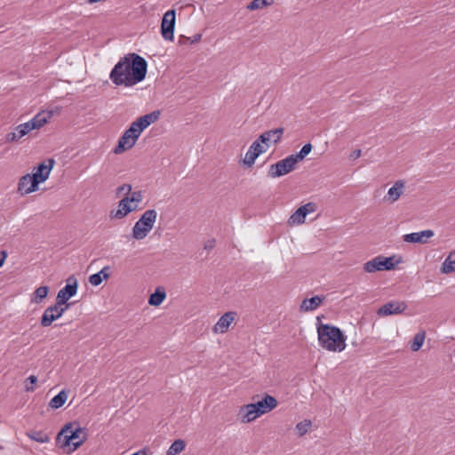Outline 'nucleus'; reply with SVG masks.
Instances as JSON below:
<instances>
[{"mask_svg": "<svg viewBox=\"0 0 455 455\" xmlns=\"http://www.w3.org/2000/svg\"><path fill=\"white\" fill-rule=\"evenodd\" d=\"M361 156H362V151H361V149H355V150H354V151L350 154V158H351V159L355 160V159L359 158Z\"/></svg>", "mask_w": 455, "mask_h": 455, "instance_id": "nucleus-45", "label": "nucleus"}, {"mask_svg": "<svg viewBox=\"0 0 455 455\" xmlns=\"http://www.w3.org/2000/svg\"><path fill=\"white\" fill-rule=\"evenodd\" d=\"M159 110H155L142 116H140L138 119L132 122L130 127L124 132L128 133L133 140L137 141L143 131L147 129L150 124L156 123L159 119Z\"/></svg>", "mask_w": 455, "mask_h": 455, "instance_id": "nucleus-5", "label": "nucleus"}, {"mask_svg": "<svg viewBox=\"0 0 455 455\" xmlns=\"http://www.w3.org/2000/svg\"><path fill=\"white\" fill-rule=\"evenodd\" d=\"M432 236H434V231L427 229L420 232L406 234L403 235V241L411 243H425Z\"/></svg>", "mask_w": 455, "mask_h": 455, "instance_id": "nucleus-18", "label": "nucleus"}, {"mask_svg": "<svg viewBox=\"0 0 455 455\" xmlns=\"http://www.w3.org/2000/svg\"><path fill=\"white\" fill-rule=\"evenodd\" d=\"M425 338H426L425 331L418 332L414 336V338L411 343V349L414 352L419 351L424 343Z\"/></svg>", "mask_w": 455, "mask_h": 455, "instance_id": "nucleus-33", "label": "nucleus"}, {"mask_svg": "<svg viewBox=\"0 0 455 455\" xmlns=\"http://www.w3.org/2000/svg\"><path fill=\"white\" fill-rule=\"evenodd\" d=\"M215 245V240L214 239H211V240H208L205 243H204V249L205 250H212Z\"/></svg>", "mask_w": 455, "mask_h": 455, "instance_id": "nucleus-46", "label": "nucleus"}, {"mask_svg": "<svg viewBox=\"0 0 455 455\" xmlns=\"http://www.w3.org/2000/svg\"><path fill=\"white\" fill-rule=\"evenodd\" d=\"M18 140H19V138H18L15 131L12 132H9L5 135L6 142H14V141H18Z\"/></svg>", "mask_w": 455, "mask_h": 455, "instance_id": "nucleus-42", "label": "nucleus"}, {"mask_svg": "<svg viewBox=\"0 0 455 455\" xmlns=\"http://www.w3.org/2000/svg\"><path fill=\"white\" fill-rule=\"evenodd\" d=\"M109 269L110 267L108 266L104 267L100 271L98 272L102 277L103 280H106L109 277Z\"/></svg>", "mask_w": 455, "mask_h": 455, "instance_id": "nucleus-43", "label": "nucleus"}, {"mask_svg": "<svg viewBox=\"0 0 455 455\" xmlns=\"http://www.w3.org/2000/svg\"><path fill=\"white\" fill-rule=\"evenodd\" d=\"M166 298V293L164 289L156 288L154 293H152L148 299V304L151 306H159L163 303Z\"/></svg>", "mask_w": 455, "mask_h": 455, "instance_id": "nucleus-28", "label": "nucleus"}, {"mask_svg": "<svg viewBox=\"0 0 455 455\" xmlns=\"http://www.w3.org/2000/svg\"><path fill=\"white\" fill-rule=\"evenodd\" d=\"M236 314L233 311L225 313L220 317L218 322L213 326V331L215 333H225L228 331L230 324L235 320Z\"/></svg>", "mask_w": 455, "mask_h": 455, "instance_id": "nucleus-19", "label": "nucleus"}, {"mask_svg": "<svg viewBox=\"0 0 455 455\" xmlns=\"http://www.w3.org/2000/svg\"><path fill=\"white\" fill-rule=\"evenodd\" d=\"M238 416L243 423H249L259 417V413H258L253 403H249L241 407Z\"/></svg>", "mask_w": 455, "mask_h": 455, "instance_id": "nucleus-20", "label": "nucleus"}, {"mask_svg": "<svg viewBox=\"0 0 455 455\" xmlns=\"http://www.w3.org/2000/svg\"><path fill=\"white\" fill-rule=\"evenodd\" d=\"M15 132L19 140L25 136L17 127L15 128Z\"/></svg>", "mask_w": 455, "mask_h": 455, "instance_id": "nucleus-49", "label": "nucleus"}, {"mask_svg": "<svg viewBox=\"0 0 455 455\" xmlns=\"http://www.w3.org/2000/svg\"><path fill=\"white\" fill-rule=\"evenodd\" d=\"M238 416L243 423H249L259 417V413H258L253 403H249L241 407Z\"/></svg>", "mask_w": 455, "mask_h": 455, "instance_id": "nucleus-21", "label": "nucleus"}, {"mask_svg": "<svg viewBox=\"0 0 455 455\" xmlns=\"http://www.w3.org/2000/svg\"><path fill=\"white\" fill-rule=\"evenodd\" d=\"M268 148V144L262 143L259 140V137L252 142L247 150L245 156L243 158V164L248 167H251L254 164L255 160L258 158L259 155L265 153Z\"/></svg>", "mask_w": 455, "mask_h": 455, "instance_id": "nucleus-11", "label": "nucleus"}, {"mask_svg": "<svg viewBox=\"0 0 455 455\" xmlns=\"http://www.w3.org/2000/svg\"><path fill=\"white\" fill-rule=\"evenodd\" d=\"M406 307L407 306L404 302L392 300L379 307L377 314L380 316L397 315L403 313Z\"/></svg>", "mask_w": 455, "mask_h": 455, "instance_id": "nucleus-14", "label": "nucleus"}, {"mask_svg": "<svg viewBox=\"0 0 455 455\" xmlns=\"http://www.w3.org/2000/svg\"><path fill=\"white\" fill-rule=\"evenodd\" d=\"M185 441L182 439H178L171 444L167 450L166 455H178L185 449Z\"/></svg>", "mask_w": 455, "mask_h": 455, "instance_id": "nucleus-32", "label": "nucleus"}, {"mask_svg": "<svg viewBox=\"0 0 455 455\" xmlns=\"http://www.w3.org/2000/svg\"><path fill=\"white\" fill-rule=\"evenodd\" d=\"M49 293V287L48 286H40L36 289V291L33 292L32 298H31V303L39 304L43 301L44 299L47 297Z\"/></svg>", "mask_w": 455, "mask_h": 455, "instance_id": "nucleus-29", "label": "nucleus"}, {"mask_svg": "<svg viewBox=\"0 0 455 455\" xmlns=\"http://www.w3.org/2000/svg\"><path fill=\"white\" fill-rule=\"evenodd\" d=\"M175 17V10H169L163 16L161 34L164 40L173 41L174 39Z\"/></svg>", "mask_w": 455, "mask_h": 455, "instance_id": "nucleus-9", "label": "nucleus"}, {"mask_svg": "<svg viewBox=\"0 0 455 455\" xmlns=\"http://www.w3.org/2000/svg\"><path fill=\"white\" fill-rule=\"evenodd\" d=\"M86 439V428L79 427L77 423L65 425L57 436V441L61 443V446H72V451L80 447Z\"/></svg>", "mask_w": 455, "mask_h": 455, "instance_id": "nucleus-3", "label": "nucleus"}, {"mask_svg": "<svg viewBox=\"0 0 455 455\" xmlns=\"http://www.w3.org/2000/svg\"><path fill=\"white\" fill-rule=\"evenodd\" d=\"M26 381H27V382H28V383L30 384V386H28V384L26 385V391H28V392H31V391H33V390H34V387H33V385H35V384L36 383V381H37V378H36V376H35V375H30V376L27 379V380H26Z\"/></svg>", "mask_w": 455, "mask_h": 455, "instance_id": "nucleus-41", "label": "nucleus"}, {"mask_svg": "<svg viewBox=\"0 0 455 455\" xmlns=\"http://www.w3.org/2000/svg\"><path fill=\"white\" fill-rule=\"evenodd\" d=\"M17 128L24 134V135H27L29 132H31L33 129V127H31V124L28 122H26V123H23V124H20L17 126Z\"/></svg>", "mask_w": 455, "mask_h": 455, "instance_id": "nucleus-40", "label": "nucleus"}, {"mask_svg": "<svg viewBox=\"0 0 455 455\" xmlns=\"http://www.w3.org/2000/svg\"><path fill=\"white\" fill-rule=\"evenodd\" d=\"M109 269L110 267L108 266L104 267L100 271L98 272L102 277L103 280H106L109 277Z\"/></svg>", "mask_w": 455, "mask_h": 455, "instance_id": "nucleus-44", "label": "nucleus"}, {"mask_svg": "<svg viewBox=\"0 0 455 455\" xmlns=\"http://www.w3.org/2000/svg\"><path fill=\"white\" fill-rule=\"evenodd\" d=\"M297 164L296 159L292 155L288 156L284 159L271 164L268 171V175L272 178H277L290 173L295 169Z\"/></svg>", "mask_w": 455, "mask_h": 455, "instance_id": "nucleus-7", "label": "nucleus"}, {"mask_svg": "<svg viewBox=\"0 0 455 455\" xmlns=\"http://www.w3.org/2000/svg\"><path fill=\"white\" fill-rule=\"evenodd\" d=\"M312 150V145L310 143L305 144L299 152L292 154V156L296 159L297 163L303 160Z\"/></svg>", "mask_w": 455, "mask_h": 455, "instance_id": "nucleus-34", "label": "nucleus"}, {"mask_svg": "<svg viewBox=\"0 0 455 455\" xmlns=\"http://www.w3.org/2000/svg\"><path fill=\"white\" fill-rule=\"evenodd\" d=\"M52 116V111H42L37 113L32 119L29 120L33 129H39L44 126Z\"/></svg>", "mask_w": 455, "mask_h": 455, "instance_id": "nucleus-26", "label": "nucleus"}, {"mask_svg": "<svg viewBox=\"0 0 455 455\" xmlns=\"http://www.w3.org/2000/svg\"><path fill=\"white\" fill-rule=\"evenodd\" d=\"M274 0H252L247 6L249 10H258L273 4Z\"/></svg>", "mask_w": 455, "mask_h": 455, "instance_id": "nucleus-35", "label": "nucleus"}, {"mask_svg": "<svg viewBox=\"0 0 455 455\" xmlns=\"http://www.w3.org/2000/svg\"><path fill=\"white\" fill-rule=\"evenodd\" d=\"M137 209V204H132L129 200L128 196H124L118 203L117 210L111 212V216L116 219H123L130 212Z\"/></svg>", "mask_w": 455, "mask_h": 455, "instance_id": "nucleus-17", "label": "nucleus"}, {"mask_svg": "<svg viewBox=\"0 0 455 455\" xmlns=\"http://www.w3.org/2000/svg\"><path fill=\"white\" fill-rule=\"evenodd\" d=\"M26 435L29 439L39 443H47L50 441L49 435L44 431L31 430L27 432Z\"/></svg>", "mask_w": 455, "mask_h": 455, "instance_id": "nucleus-27", "label": "nucleus"}, {"mask_svg": "<svg viewBox=\"0 0 455 455\" xmlns=\"http://www.w3.org/2000/svg\"><path fill=\"white\" fill-rule=\"evenodd\" d=\"M38 189V184L30 173L21 176L18 181L17 193L26 196Z\"/></svg>", "mask_w": 455, "mask_h": 455, "instance_id": "nucleus-13", "label": "nucleus"}, {"mask_svg": "<svg viewBox=\"0 0 455 455\" xmlns=\"http://www.w3.org/2000/svg\"><path fill=\"white\" fill-rule=\"evenodd\" d=\"M315 209L316 207L314 203H307L300 206L290 216L288 224L290 226L303 224L307 215L314 212Z\"/></svg>", "mask_w": 455, "mask_h": 455, "instance_id": "nucleus-12", "label": "nucleus"}, {"mask_svg": "<svg viewBox=\"0 0 455 455\" xmlns=\"http://www.w3.org/2000/svg\"><path fill=\"white\" fill-rule=\"evenodd\" d=\"M62 305L57 303L48 307L43 313L41 317V325L44 327L50 326L55 320L60 318L65 311L68 308V305L61 307Z\"/></svg>", "mask_w": 455, "mask_h": 455, "instance_id": "nucleus-10", "label": "nucleus"}, {"mask_svg": "<svg viewBox=\"0 0 455 455\" xmlns=\"http://www.w3.org/2000/svg\"><path fill=\"white\" fill-rule=\"evenodd\" d=\"M442 273L450 274L455 271V253L451 252L444 259L441 268Z\"/></svg>", "mask_w": 455, "mask_h": 455, "instance_id": "nucleus-31", "label": "nucleus"}, {"mask_svg": "<svg viewBox=\"0 0 455 455\" xmlns=\"http://www.w3.org/2000/svg\"><path fill=\"white\" fill-rule=\"evenodd\" d=\"M259 416L267 413L277 406L276 399L269 395H266L260 401L253 403Z\"/></svg>", "mask_w": 455, "mask_h": 455, "instance_id": "nucleus-16", "label": "nucleus"}, {"mask_svg": "<svg viewBox=\"0 0 455 455\" xmlns=\"http://www.w3.org/2000/svg\"><path fill=\"white\" fill-rule=\"evenodd\" d=\"M156 218L157 212L156 210H147L135 222L132 228V237L136 240L144 239L152 230Z\"/></svg>", "mask_w": 455, "mask_h": 455, "instance_id": "nucleus-4", "label": "nucleus"}, {"mask_svg": "<svg viewBox=\"0 0 455 455\" xmlns=\"http://www.w3.org/2000/svg\"><path fill=\"white\" fill-rule=\"evenodd\" d=\"M319 345L325 350L341 352L346 348L347 337L339 327L322 324L317 328Z\"/></svg>", "mask_w": 455, "mask_h": 455, "instance_id": "nucleus-2", "label": "nucleus"}, {"mask_svg": "<svg viewBox=\"0 0 455 455\" xmlns=\"http://www.w3.org/2000/svg\"><path fill=\"white\" fill-rule=\"evenodd\" d=\"M54 164L53 159H48L47 164L45 162L41 163L36 167V172L31 174L34 177V180H36L38 185L44 182L49 178Z\"/></svg>", "mask_w": 455, "mask_h": 455, "instance_id": "nucleus-15", "label": "nucleus"}, {"mask_svg": "<svg viewBox=\"0 0 455 455\" xmlns=\"http://www.w3.org/2000/svg\"><path fill=\"white\" fill-rule=\"evenodd\" d=\"M78 281L77 278L71 275L67 279L66 285L58 291L56 302L58 305H68V300L75 296L77 292Z\"/></svg>", "mask_w": 455, "mask_h": 455, "instance_id": "nucleus-8", "label": "nucleus"}, {"mask_svg": "<svg viewBox=\"0 0 455 455\" xmlns=\"http://www.w3.org/2000/svg\"><path fill=\"white\" fill-rule=\"evenodd\" d=\"M201 37H202V36H201L200 34H196V35H195V36H193V40H192V42H193V43H195V42H198V41H200V40H201Z\"/></svg>", "mask_w": 455, "mask_h": 455, "instance_id": "nucleus-48", "label": "nucleus"}, {"mask_svg": "<svg viewBox=\"0 0 455 455\" xmlns=\"http://www.w3.org/2000/svg\"><path fill=\"white\" fill-rule=\"evenodd\" d=\"M135 144L136 141L133 140L131 136L124 132L119 138L117 145L115 147L113 152L116 155L122 154L123 152L131 149Z\"/></svg>", "mask_w": 455, "mask_h": 455, "instance_id": "nucleus-22", "label": "nucleus"}, {"mask_svg": "<svg viewBox=\"0 0 455 455\" xmlns=\"http://www.w3.org/2000/svg\"><path fill=\"white\" fill-rule=\"evenodd\" d=\"M68 399V394L65 390H61L58 395L53 396L49 403V405L52 409H59L61 407Z\"/></svg>", "mask_w": 455, "mask_h": 455, "instance_id": "nucleus-30", "label": "nucleus"}, {"mask_svg": "<svg viewBox=\"0 0 455 455\" xmlns=\"http://www.w3.org/2000/svg\"><path fill=\"white\" fill-rule=\"evenodd\" d=\"M147 69L146 60L136 53H131L115 65L109 77L116 86L131 87L145 79Z\"/></svg>", "mask_w": 455, "mask_h": 455, "instance_id": "nucleus-1", "label": "nucleus"}, {"mask_svg": "<svg viewBox=\"0 0 455 455\" xmlns=\"http://www.w3.org/2000/svg\"><path fill=\"white\" fill-rule=\"evenodd\" d=\"M311 425L312 422L309 419H304L303 421L299 422L296 425V429L298 431L299 435L303 436L304 435H306L308 432Z\"/></svg>", "mask_w": 455, "mask_h": 455, "instance_id": "nucleus-36", "label": "nucleus"}, {"mask_svg": "<svg viewBox=\"0 0 455 455\" xmlns=\"http://www.w3.org/2000/svg\"><path fill=\"white\" fill-rule=\"evenodd\" d=\"M405 182L403 180H397L394 186L388 189L385 199L390 203L396 202L403 194Z\"/></svg>", "mask_w": 455, "mask_h": 455, "instance_id": "nucleus-23", "label": "nucleus"}, {"mask_svg": "<svg viewBox=\"0 0 455 455\" xmlns=\"http://www.w3.org/2000/svg\"><path fill=\"white\" fill-rule=\"evenodd\" d=\"M143 199V196H142V193L141 191L140 190H137V191H133L128 195V200L132 204H140Z\"/></svg>", "mask_w": 455, "mask_h": 455, "instance_id": "nucleus-37", "label": "nucleus"}, {"mask_svg": "<svg viewBox=\"0 0 455 455\" xmlns=\"http://www.w3.org/2000/svg\"><path fill=\"white\" fill-rule=\"evenodd\" d=\"M283 134V128L279 127L274 130L267 131L259 135V140L262 143H277L282 139Z\"/></svg>", "mask_w": 455, "mask_h": 455, "instance_id": "nucleus-24", "label": "nucleus"}, {"mask_svg": "<svg viewBox=\"0 0 455 455\" xmlns=\"http://www.w3.org/2000/svg\"><path fill=\"white\" fill-rule=\"evenodd\" d=\"M325 299V296H314L310 299H305L299 306L300 311L309 312L315 310Z\"/></svg>", "mask_w": 455, "mask_h": 455, "instance_id": "nucleus-25", "label": "nucleus"}, {"mask_svg": "<svg viewBox=\"0 0 455 455\" xmlns=\"http://www.w3.org/2000/svg\"><path fill=\"white\" fill-rule=\"evenodd\" d=\"M394 259L395 256L385 257L382 255H379L373 258L372 259L365 262L363 264V268L365 273H375L377 271L392 270L395 268V264L400 262V260L395 262Z\"/></svg>", "mask_w": 455, "mask_h": 455, "instance_id": "nucleus-6", "label": "nucleus"}, {"mask_svg": "<svg viewBox=\"0 0 455 455\" xmlns=\"http://www.w3.org/2000/svg\"><path fill=\"white\" fill-rule=\"evenodd\" d=\"M102 281L103 279L101 275L98 273H95L89 277V282L93 286L100 285L102 283Z\"/></svg>", "mask_w": 455, "mask_h": 455, "instance_id": "nucleus-39", "label": "nucleus"}, {"mask_svg": "<svg viewBox=\"0 0 455 455\" xmlns=\"http://www.w3.org/2000/svg\"><path fill=\"white\" fill-rule=\"evenodd\" d=\"M7 257V253L5 251H0V267L4 265L5 259Z\"/></svg>", "mask_w": 455, "mask_h": 455, "instance_id": "nucleus-47", "label": "nucleus"}, {"mask_svg": "<svg viewBox=\"0 0 455 455\" xmlns=\"http://www.w3.org/2000/svg\"><path fill=\"white\" fill-rule=\"evenodd\" d=\"M132 191V186L130 184H123L122 186H119L116 188V195L120 196L124 194L125 196H128V195Z\"/></svg>", "mask_w": 455, "mask_h": 455, "instance_id": "nucleus-38", "label": "nucleus"}]
</instances>
